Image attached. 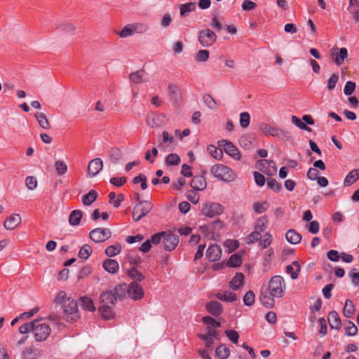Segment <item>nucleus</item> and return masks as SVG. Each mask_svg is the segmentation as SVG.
<instances>
[{
  "mask_svg": "<svg viewBox=\"0 0 359 359\" xmlns=\"http://www.w3.org/2000/svg\"><path fill=\"white\" fill-rule=\"evenodd\" d=\"M286 284L280 276H273L266 285L261 289L259 300L262 304L267 308L274 306L275 298H281L285 294Z\"/></svg>",
  "mask_w": 359,
  "mask_h": 359,
  "instance_id": "nucleus-1",
  "label": "nucleus"
},
{
  "mask_svg": "<svg viewBox=\"0 0 359 359\" xmlns=\"http://www.w3.org/2000/svg\"><path fill=\"white\" fill-rule=\"evenodd\" d=\"M210 172L215 178L225 182H233L236 178V175L231 168L221 163L212 165Z\"/></svg>",
  "mask_w": 359,
  "mask_h": 359,
  "instance_id": "nucleus-2",
  "label": "nucleus"
},
{
  "mask_svg": "<svg viewBox=\"0 0 359 359\" xmlns=\"http://www.w3.org/2000/svg\"><path fill=\"white\" fill-rule=\"evenodd\" d=\"M51 332L49 325L43 320L32 321V333L37 341H43L47 339Z\"/></svg>",
  "mask_w": 359,
  "mask_h": 359,
  "instance_id": "nucleus-3",
  "label": "nucleus"
},
{
  "mask_svg": "<svg viewBox=\"0 0 359 359\" xmlns=\"http://www.w3.org/2000/svg\"><path fill=\"white\" fill-rule=\"evenodd\" d=\"M149 29V25L144 22L128 24L118 33V35L121 38H126L135 34H144L147 32Z\"/></svg>",
  "mask_w": 359,
  "mask_h": 359,
  "instance_id": "nucleus-4",
  "label": "nucleus"
},
{
  "mask_svg": "<svg viewBox=\"0 0 359 359\" xmlns=\"http://www.w3.org/2000/svg\"><path fill=\"white\" fill-rule=\"evenodd\" d=\"M137 204L135 205L133 210V219L135 221H139L141 218L147 215L152 209V204L148 201H140V196H137Z\"/></svg>",
  "mask_w": 359,
  "mask_h": 359,
  "instance_id": "nucleus-5",
  "label": "nucleus"
},
{
  "mask_svg": "<svg viewBox=\"0 0 359 359\" xmlns=\"http://www.w3.org/2000/svg\"><path fill=\"white\" fill-rule=\"evenodd\" d=\"M62 310L69 321H76L79 318L77 302L72 297L62 306Z\"/></svg>",
  "mask_w": 359,
  "mask_h": 359,
  "instance_id": "nucleus-6",
  "label": "nucleus"
},
{
  "mask_svg": "<svg viewBox=\"0 0 359 359\" xmlns=\"http://www.w3.org/2000/svg\"><path fill=\"white\" fill-rule=\"evenodd\" d=\"M224 210V207L218 203L207 202L203 205L201 213L205 217H213L222 214Z\"/></svg>",
  "mask_w": 359,
  "mask_h": 359,
  "instance_id": "nucleus-7",
  "label": "nucleus"
},
{
  "mask_svg": "<svg viewBox=\"0 0 359 359\" xmlns=\"http://www.w3.org/2000/svg\"><path fill=\"white\" fill-rule=\"evenodd\" d=\"M216 39V34L209 29H202L198 32V41L203 47L211 46Z\"/></svg>",
  "mask_w": 359,
  "mask_h": 359,
  "instance_id": "nucleus-8",
  "label": "nucleus"
},
{
  "mask_svg": "<svg viewBox=\"0 0 359 359\" xmlns=\"http://www.w3.org/2000/svg\"><path fill=\"white\" fill-rule=\"evenodd\" d=\"M91 240L95 243H102L111 236V232L107 228H96L89 233Z\"/></svg>",
  "mask_w": 359,
  "mask_h": 359,
  "instance_id": "nucleus-9",
  "label": "nucleus"
},
{
  "mask_svg": "<svg viewBox=\"0 0 359 359\" xmlns=\"http://www.w3.org/2000/svg\"><path fill=\"white\" fill-rule=\"evenodd\" d=\"M260 130L266 135H271L273 137H289V133L282 129L277 128L271 126L267 123H262L260 125Z\"/></svg>",
  "mask_w": 359,
  "mask_h": 359,
  "instance_id": "nucleus-10",
  "label": "nucleus"
},
{
  "mask_svg": "<svg viewBox=\"0 0 359 359\" xmlns=\"http://www.w3.org/2000/svg\"><path fill=\"white\" fill-rule=\"evenodd\" d=\"M218 144L224 150L227 154H229L233 158L236 160H239L241 158V154L239 150L231 142L226 140H222L218 142Z\"/></svg>",
  "mask_w": 359,
  "mask_h": 359,
  "instance_id": "nucleus-11",
  "label": "nucleus"
},
{
  "mask_svg": "<svg viewBox=\"0 0 359 359\" xmlns=\"http://www.w3.org/2000/svg\"><path fill=\"white\" fill-rule=\"evenodd\" d=\"M163 245L165 250L172 251L173 250L179 243V239L177 236L170 233L164 231V235L163 237Z\"/></svg>",
  "mask_w": 359,
  "mask_h": 359,
  "instance_id": "nucleus-12",
  "label": "nucleus"
},
{
  "mask_svg": "<svg viewBox=\"0 0 359 359\" xmlns=\"http://www.w3.org/2000/svg\"><path fill=\"white\" fill-rule=\"evenodd\" d=\"M127 292L128 296L133 300L141 299L144 295V291L142 287L135 282H133L128 285Z\"/></svg>",
  "mask_w": 359,
  "mask_h": 359,
  "instance_id": "nucleus-13",
  "label": "nucleus"
},
{
  "mask_svg": "<svg viewBox=\"0 0 359 359\" xmlns=\"http://www.w3.org/2000/svg\"><path fill=\"white\" fill-rule=\"evenodd\" d=\"M331 57L336 65L340 66L348 57V50L346 48H334L331 50Z\"/></svg>",
  "mask_w": 359,
  "mask_h": 359,
  "instance_id": "nucleus-14",
  "label": "nucleus"
},
{
  "mask_svg": "<svg viewBox=\"0 0 359 359\" xmlns=\"http://www.w3.org/2000/svg\"><path fill=\"white\" fill-rule=\"evenodd\" d=\"M103 162L100 158L91 160L88 165L87 175L88 177L96 176L102 169Z\"/></svg>",
  "mask_w": 359,
  "mask_h": 359,
  "instance_id": "nucleus-15",
  "label": "nucleus"
},
{
  "mask_svg": "<svg viewBox=\"0 0 359 359\" xmlns=\"http://www.w3.org/2000/svg\"><path fill=\"white\" fill-rule=\"evenodd\" d=\"M258 169L264 173L271 175L276 172L275 163L273 161L261 160L257 162Z\"/></svg>",
  "mask_w": 359,
  "mask_h": 359,
  "instance_id": "nucleus-16",
  "label": "nucleus"
},
{
  "mask_svg": "<svg viewBox=\"0 0 359 359\" xmlns=\"http://www.w3.org/2000/svg\"><path fill=\"white\" fill-rule=\"evenodd\" d=\"M222 255V249L218 245H210L206 251V257L210 262L219 259Z\"/></svg>",
  "mask_w": 359,
  "mask_h": 359,
  "instance_id": "nucleus-17",
  "label": "nucleus"
},
{
  "mask_svg": "<svg viewBox=\"0 0 359 359\" xmlns=\"http://www.w3.org/2000/svg\"><path fill=\"white\" fill-rule=\"evenodd\" d=\"M21 217L18 214L9 216L4 222V227L8 230H13L21 223Z\"/></svg>",
  "mask_w": 359,
  "mask_h": 359,
  "instance_id": "nucleus-18",
  "label": "nucleus"
},
{
  "mask_svg": "<svg viewBox=\"0 0 359 359\" xmlns=\"http://www.w3.org/2000/svg\"><path fill=\"white\" fill-rule=\"evenodd\" d=\"M100 300L102 305L112 306L116 301V297L112 291H106L100 294Z\"/></svg>",
  "mask_w": 359,
  "mask_h": 359,
  "instance_id": "nucleus-19",
  "label": "nucleus"
},
{
  "mask_svg": "<svg viewBox=\"0 0 359 359\" xmlns=\"http://www.w3.org/2000/svg\"><path fill=\"white\" fill-rule=\"evenodd\" d=\"M205 178L202 175L194 176L191 182V187L198 191H202L206 188Z\"/></svg>",
  "mask_w": 359,
  "mask_h": 359,
  "instance_id": "nucleus-20",
  "label": "nucleus"
},
{
  "mask_svg": "<svg viewBox=\"0 0 359 359\" xmlns=\"http://www.w3.org/2000/svg\"><path fill=\"white\" fill-rule=\"evenodd\" d=\"M102 267L110 273H115L119 269V264L117 261L111 259H107L102 263Z\"/></svg>",
  "mask_w": 359,
  "mask_h": 359,
  "instance_id": "nucleus-21",
  "label": "nucleus"
},
{
  "mask_svg": "<svg viewBox=\"0 0 359 359\" xmlns=\"http://www.w3.org/2000/svg\"><path fill=\"white\" fill-rule=\"evenodd\" d=\"M206 309L210 314L218 316L222 312V306L217 301H212L207 304Z\"/></svg>",
  "mask_w": 359,
  "mask_h": 359,
  "instance_id": "nucleus-22",
  "label": "nucleus"
},
{
  "mask_svg": "<svg viewBox=\"0 0 359 359\" xmlns=\"http://www.w3.org/2000/svg\"><path fill=\"white\" fill-rule=\"evenodd\" d=\"M327 320L331 328L338 330L341 327V320L336 311H332L329 313Z\"/></svg>",
  "mask_w": 359,
  "mask_h": 359,
  "instance_id": "nucleus-23",
  "label": "nucleus"
},
{
  "mask_svg": "<svg viewBox=\"0 0 359 359\" xmlns=\"http://www.w3.org/2000/svg\"><path fill=\"white\" fill-rule=\"evenodd\" d=\"M79 304L81 307L88 311H95V306L93 300L88 297H82L79 299Z\"/></svg>",
  "mask_w": 359,
  "mask_h": 359,
  "instance_id": "nucleus-24",
  "label": "nucleus"
},
{
  "mask_svg": "<svg viewBox=\"0 0 359 359\" xmlns=\"http://www.w3.org/2000/svg\"><path fill=\"white\" fill-rule=\"evenodd\" d=\"M216 297L218 299L227 302H232L237 299L236 294L234 292L230 291L218 292Z\"/></svg>",
  "mask_w": 359,
  "mask_h": 359,
  "instance_id": "nucleus-25",
  "label": "nucleus"
},
{
  "mask_svg": "<svg viewBox=\"0 0 359 359\" xmlns=\"http://www.w3.org/2000/svg\"><path fill=\"white\" fill-rule=\"evenodd\" d=\"M287 241L291 244H297L302 240V236L294 229H290L285 233Z\"/></svg>",
  "mask_w": 359,
  "mask_h": 359,
  "instance_id": "nucleus-26",
  "label": "nucleus"
},
{
  "mask_svg": "<svg viewBox=\"0 0 359 359\" xmlns=\"http://www.w3.org/2000/svg\"><path fill=\"white\" fill-rule=\"evenodd\" d=\"M146 121L147 126L150 128L158 127L161 125V116L154 113L148 114L147 116Z\"/></svg>",
  "mask_w": 359,
  "mask_h": 359,
  "instance_id": "nucleus-27",
  "label": "nucleus"
},
{
  "mask_svg": "<svg viewBox=\"0 0 359 359\" xmlns=\"http://www.w3.org/2000/svg\"><path fill=\"white\" fill-rule=\"evenodd\" d=\"M244 275L237 273L229 283V287L233 290H238L243 285Z\"/></svg>",
  "mask_w": 359,
  "mask_h": 359,
  "instance_id": "nucleus-28",
  "label": "nucleus"
},
{
  "mask_svg": "<svg viewBox=\"0 0 359 359\" xmlns=\"http://www.w3.org/2000/svg\"><path fill=\"white\" fill-rule=\"evenodd\" d=\"M286 271L290 275L292 279H297L300 271V265L297 262H293L292 264L287 266Z\"/></svg>",
  "mask_w": 359,
  "mask_h": 359,
  "instance_id": "nucleus-29",
  "label": "nucleus"
},
{
  "mask_svg": "<svg viewBox=\"0 0 359 359\" xmlns=\"http://www.w3.org/2000/svg\"><path fill=\"white\" fill-rule=\"evenodd\" d=\"M268 224L269 220L267 217L264 216L260 217L255 222V230L261 233L267 229Z\"/></svg>",
  "mask_w": 359,
  "mask_h": 359,
  "instance_id": "nucleus-30",
  "label": "nucleus"
},
{
  "mask_svg": "<svg viewBox=\"0 0 359 359\" xmlns=\"http://www.w3.org/2000/svg\"><path fill=\"white\" fill-rule=\"evenodd\" d=\"M127 274L135 283L140 282L144 279V276L135 266H132L130 269H128Z\"/></svg>",
  "mask_w": 359,
  "mask_h": 359,
  "instance_id": "nucleus-31",
  "label": "nucleus"
},
{
  "mask_svg": "<svg viewBox=\"0 0 359 359\" xmlns=\"http://www.w3.org/2000/svg\"><path fill=\"white\" fill-rule=\"evenodd\" d=\"M83 213L81 210H73L69 217V223L72 226H77L80 224Z\"/></svg>",
  "mask_w": 359,
  "mask_h": 359,
  "instance_id": "nucleus-32",
  "label": "nucleus"
},
{
  "mask_svg": "<svg viewBox=\"0 0 359 359\" xmlns=\"http://www.w3.org/2000/svg\"><path fill=\"white\" fill-rule=\"evenodd\" d=\"M230 355V351L226 345L221 344L215 349V355L219 359H226Z\"/></svg>",
  "mask_w": 359,
  "mask_h": 359,
  "instance_id": "nucleus-33",
  "label": "nucleus"
},
{
  "mask_svg": "<svg viewBox=\"0 0 359 359\" xmlns=\"http://www.w3.org/2000/svg\"><path fill=\"white\" fill-rule=\"evenodd\" d=\"M359 178L358 170H352L345 177L344 181V186H350L355 183Z\"/></svg>",
  "mask_w": 359,
  "mask_h": 359,
  "instance_id": "nucleus-34",
  "label": "nucleus"
},
{
  "mask_svg": "<svg viewBox=\"0 0 359 359\" xmlns=\"http://www.w3.org/2000/svg\"><path fill=\"white\" fill-rule=\"evenodd\" d=\"M39 125L43 129H49L50 128V123L46 116L42 112H37L34 115Z\"/></svg>",
  "mask_w": 359,
  "mask_h": 359,
  "instance_id": "nucleus-35",
  "label": "nucleus"
},
{
  "mask_svg": "<svg viewBox=\"0 0 359 359\" xmlns=\"http://www.w3.org/2000/svg\"><path fill=\"white\" fill-rule=\"evenodd\" d=\"M55 169L56 171V173L59 176L64 175L67 173L68 168L67 163L62 161V160H57L55 162Z\"/></svg>",
  "mask_w": 359,
  "mask_h": 359,
  "instance_id": "nucleus-36",
  "label": "nucleus"
},
{
  "mask_svg": "<svg viewBox=\"0 0 359 359\" xmlns=\"http://www.w3.org/2000/svg\"><path fill=\"white\" fill-rule=\"evenodd\" d=\"M97 198V193L95 190H90L83 196L82 203L85 205H90Z\"/></svg>",
  "mask_w": 359,
  "mask_h": 359,
  "instance_id": "nucleus-37",
  "label": "nucleus"
},
{
  "mask_svg": "<svg viewBox=\"0 0 359 359\" xmlns=\"http://www.w3.org/2000/svg\"><path fill=\"white\" fill-rule=\"evenodd\" d=\"M57 29L65 33H74L76 29V27L72 22H64L60 23L57 27Z\"/></svg>",
  "mask_w": 359,
  "mask_h": 359,
  "instance_id": "nucleus-38",
  "label": "nucleus"
},
{
  "mask_svg": "<svg viewBox=\"0 0 359 359\" xmlns=\"http://www.w3.org/2000/svg\"><path fill=\"white\" fill-rule=\"evenodd\" d=\"M99 311L102 316V317L104 319H111L113 318L114 316V312L111 309V306H108V305H102L100 308H99Z\"/></svg>",
  "mask_w": 359,
  "mask_h": 359,
  "instance_id": "nucleus-39",
  "label": "nucleus"
},
{
  "mask_svg": "<svg viewBox=\"0 0 359 359\" xmlns=\"http://www.w3.org/2000/svg\"><path fill=\"white\" fill-rule=\"evenodd\" d=\"M208 153L215 159L220 160L223 156V151L221 148H217L213 145H209L207 147Z\"/></svg>",
  "mask_w": 359,
  "mask_h": 359,
  "instance_id": "nucleus-40",
  "label": "nucleus"
},
{
  "mask_svg": "<svg viewBox=\"0 0 359 359\" xmlns=\"http://www.w3.org/2000/svg\"><path fill=\"white\" fill-rule=\"evenodd\" d=\"M343 312L346 318H351L353 316L355 312V306L351 300L346 301Z\"/></svg>",
  "mask_w": 359,
  "mask_h": 359,
  "instance_id": "nucleus-41",
  "label": "nucleus"
},
{
  "mask_svg": "<svg viewBox=\"0 0 359 359\" xmlns=\"http://www.w3.org/2000/svg\"><path fill=\"white\" fill-rule=\"evenodd\" d=\"M92 254V248L88 244L83 245L79 250L78 256L80 259L86 260Z\"/></svg>",
  "mask_w": 359,
  "mask_h": 359,
  "instance_id": "nucleus-42",
  "label": "nucleus"
},
{
  "mask_svg": "<svg viewBox=\"0 0 359 359\" xmlns=\"http://www.w3.org/2000/svg\"><path fill=\"white\" fill-rule=\"evenodd\" d=\"M71 297L67 296V293L65 291H60L54 299V302L56 304L62 305V307L67 303V300H69Z\"/></svg>",
  "mask_w": 359,
  "mask_h": 359,
  "instance_id": "nucleus-43",
  "label": "nucleus"
},
{
  "mask_svg": "<svg viewBox=\"0 0 359 359\" xmlns=\"http://www.w3.org/2000/svg\"><path fill=\"white\" fill-rule=\"evenodd\" d=\"M121 250V246L119 243H116L115 245H111L108 246L105 249V254L108 257H114L116 255H118Z\"/></svg>",
  "mask_w": 359,
  "mask_h": 359,
  "instance_id": "nucleus-44",
  "label": "nucleus"
},
{
  "mask_svg": "<svg viewBox=\"0 0 359 359\" xmlns=\"http://www.w3.org/2000/svg\"><path fill=\"white\" fill-rule=\"evenodd\" d=\"M224 247L227 249L229 253L236 250L239 247L237 240L227 239L224 242Z\"/></svg>",
  "mask_w": 359,
  "mask_h": 359,
  "instance_id": "nucleus-45",
  "label": "nucleus"
},
{
  "mask_svg": "<svg viewBox=\"0 0 359 359\" xmlns=\"http://www.w3.org/2000/svg\"><path fill=\"white\" fill-rule=\"evenodd\" d=\"M272 240V235L269 232H267L262 237L260 236L259 246L263 249L266 248L271 245Z\"/></svg>",
  "mask_w": 359,
  "mask_h": 359,
  "instance_id": "nucleus-46",
  "label": "nucleus"
},
{
  "mask_svg": "<svg viewBox=\"0 0 359 359\" xmlns=\"http://www.w3.org/2000/svg\"><path fill=\"white\" fill-rule=\"evenodd\" d=\"M209 51L208 50H200L196 54L194 59L198 62H204L209 59Z\"/></svg>",
  "mask_w": 359,
  "mask_h": 359,
  "instance_id": "nucleus-47",
  "label": "nucleus"
},
{
  "mask_svg": "<svg viewBox=\"0 0 359 359\" xmlns=\"http://www.w3.org/2000/svg\"><path fill=\"white\" fill-rule=\"evenodd\" d=\"M144 72L142 70L137 71L135 72L132 73L130 75V79L132 82L135 83H140L144 82Z\"/></svg>",
  "mask_w": 359,
  "mask_h": 359,
  "instance_id": "nucleus-48",
  "label": "nucleus"
},
{
  "mask_svg": "<svg viewBox=\"0 0 359 359\" xmlns=\"http://www.w3.org/2000/svg\"><path fill=\"white\" fill-rule=\"evenodd\" d=\"M269 208L267 202H256L253 204V210L258 214L264 212Z\"/></svg>",
  "mask_w": 359,
  "mask_h": 359,
  "instance_id": "nucleus-49",
  "label": "nucleus"
},
{
  "mask_svg": "<svg viewBox=\"0 0 359 359\" xmlns=\"http://www.w3.org/2000/svg\"><path fill=\"white\" fill-rule=\"evenodd\" d=\"M196 8V4L192 2L187 3L181 5L180 6V15L185 16L187 13L194 11Z\"/></svg>",
  "mask_w": 359,
  "mask_h": 359,
  "instance_id": "nucleus-50",
  "label": "nucleus"
},
{
  "mask_svg": "<svg viewBox=\"0 0 359 359\" xmlns=\"http://www.w3.org/2000/svg\"><path fill=\"white\" fill-rule=\"evenodd\" d=\"M242 264L241 257L238 254L232 255L228 262L227 265L231 267H238Z\"/></svg>",
  "mask_w": 359,
  "mask_h": 359,
  "instance_id": "nucleus-51",
  "label": "nucleus"
},
{
  "mask_svg": "<svg viewBox=\"0 0 359 359\" xmlns=\"http://www.w3.org/2000/svg\"><path fill=\"white\" fill-rule=\"evenodd\" d=\"M180 163V158L176 154H170L165 158V163L168 165H177Z\"/></svg>",
  "mask_w": 359,
  "mask_h": 359,
  "instance_id": "nucleus-52",
  "label": "nucleus"
},
{
  "mask_svg": "<svg viewBox=\"0 0 359 359\" xmlns=\"http://www.w3.org/2000/svg\"><path fill=\"white\" fill-rule=\"evenodd\" d=\"M109 202L113 204L115 208H118L121 205V202L123 199V195L120 194L116 197L114 192H110L109 194Z\"/></svg>",
  "mask_w": 359,
  "mask_h": 359,
  "instance_id": "nucleus-53",
  "label": "nucleus"
},
{
  "mask_svg": "<svg viewBox=\"0 0 359 359\" xmlns=\"http://www.w3.org/2000/svg\"><path fill=\"white\" fill-rule=\"evenodd\" d=\"M23 359H36V351L34 348H26L22 353Z\"/></svg>",
  "mask_w": 359,
  "mask_h": 359,
  "instance_id": "nucleus-54",
  "label": "nucleus"
},
{
  "mask_svg": "<svg viewBox=\"0 0 359 359\" xmlns=\"http://www.w3.org/2000/svg\"><path fill=\"white\" fill-rule=\"evenodd\" d=\"M250 122V116L248 112H242L240 114V124L241 127L245 128L248 127Z\"/></svg>",
  "mask_w": 359,
  "mask_h": 359,
  "instance_id": "nucleus-55",
  "label": "nucleus"
},
{
  "mask_svg": "<svg viewBox=\"0 0 359 359\" xmlns=\"http://www.w3.org/2000/svg\"><path fill=\"white\" fill-rule=\"evenodd\" d=\"M255 293L250 290L245 293L243 297V302L246 306H252L255 302Z\"/></svg>",
  "mask_w": 359,
  "mask_h": 359,
  "instance_id": "nucleus-56",
  "label": "nucleus"
},
{
  "mask_svg": "<svg viewBox=\"0 0 359 359\" xmlns=\"http://www.w3.org/2000/svg\"><path fill=\"white\" fill-rule=\"evenodd\" d=\"M202 321L203 323L206 324L208 326L213 327V328H217L220 327L221 324L219 322H217L214 318L210 316H204L202 318Z\"/></svg>",
  "mask_w": 359,
  "mask_h": 359,
  "instance_id": "nucleus-57",
  "label": "nucleus"
},
{
  "mask_svg": "<svg viewBox=\"0 0 359 359\" xmlns=\"http://www.w3.org/2000/svg\"><path fill=\"white\" fill-rule=\"evenodd\" d=\"M292 122L293 124H294L296 126L302 130H306L308 132H311V129L308 127L304 123H303L298 117L296 116H292Z\"/></svg>",
  "mask_w": 359,
  "mask_h": 359,
  "instance_id": "nucleus-58",
  "label": "nucleus"
},
{
  "mask_svg": "<svg viewBox=\"0 0 359 359\" xmlns=\"http://www.w3.org/2000/svg\"><path fill=\"white\" fill-rule=\"evenodd\" d=\"M260 233L254 230L251 233H250L245 238L246 243L248 244H252L256 241H259L260 238Z\"/></svg>",
  "mask_w": 359,
  "mask_h": 359,
  "instance_id": "nucleus-59",
  "label": "nucleus"
},
{
  "mask_svg": "<svg viewBox=\"0 0 359 359\" xmlns=\"http://www.w3.org/2000/svg\"><path fill=\"white\" fill-rule=\"evenodd\" d=\"M204 102L207 107L211 109H217V102L210 95H205L203 97Z\"/></svg>",
  "mask_w": 359,
  "mask_h": 359,
  "instance_id": "nucleus-60",
  "label": "nucleus"
},
{
  "mask_svg": "<svg viewBox=\"0 0 359 359\" xmlns=\"http://www.w3.org/2000/svg\"><path fill=\"white\" fill-rule=\"evenodd\" d=\"M198 337L205 341L207 348H211L214 344L215 339H217V337H209L204 335V334H199Z\"/></svg>",
  "mask_w": 359,
  "mask_h": 359,
  "instance_id": "nucleus-61",
  "label": "nucleus"
},
{
  "mask_svg": "<svg viewBox=\"0 0 359 359\" xmlns=\"http://www.w3.org/2000/svg\"><path fill=\"white\" fill-rule=\"evenodd\" d=\"M267 186L272 190H273L276 192H279L281 189V184H279L276 180L274 179H269L267 180Z\"/></svg>",
  "mask_w": 359,
  "mask_h": 359,
  "instance_id": "nucleus-62",
  "label": "nucleus"
},
{
  "mask_svg": "<svg viewBox=\"0 0 359 359\" xmlns=\"http://www.w3.org/2000/svg\"><path fill=\"white\" fill-rule=\"evenodd\" d=\"M158 155V150L156 147L152 148L151 151L147 150L145 153V159L150 163L154 161V158Z\"/></svg>",
  "mask_w": 359,
  "mask_h": 359,
  "instance_id": "nucleus-63",
  "label": "nucleus"
},
{
  "mask_svg": "<svg viewBox=\"0 0 359 359\" xmlns=\"http://www.w3.org/2000/svg\"><path fill=\"white\" fill-rule=\"evenodd\" d=\"M355 89V83L353 81H347L344 88V93L346 95H351Z\"/></svg>",
  "mask_w": 359,
  "mask_h": 359,
  "instance_id": "nucleus-64",
  "label": "nucleus"
}]
</instances>
